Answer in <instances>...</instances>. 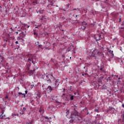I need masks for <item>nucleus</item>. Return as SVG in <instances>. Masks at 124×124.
Masks as SVG:
<instances>
[{"label":"nucleus","mask_w":124,"mask_h":124,"mask_svg":"<svg viewBox=\"0 0 124 124\" xmlns=\"http://www.w3.org/2000/svg\"><path fill=\"white\" fill-rule=\"evenodd\" d=\"M78 117H80L79 115V113L76 110H74L71 114V118L72 119H78V120H80V119L78 118Z\"/></svg>","instance_id":"obj_1"},{"label":"nucleus","mask_w":124,"mask_h":124,"mask_svg":"<svg viewBox=\"0 0 124 124\" xmlns=\"http://www.w3.org/2000/svg\"><path fill=\"white\" fill-rule=\"evenodd\" d=\"M93 55V57H95V56H100L101 55H104L102 52H99L98 50L97 49H94L93 52H92Z\"/></svg>","instance_id":"obj_2"},{"label":"nucleus","mask_w":124,"mask_h":124,"mask_svg":"<svg viewBox=\"0 0 124 124\" xmlns=\"http://www.w3.org/2000/svg\"><path fill=\"white\" fill-rule=\"evenodd\" d=\"M33 3H35V4H38V3L44 4L45 1H44V0H33Z\"/></svg>","instance_id":"obj_3"},{"label":"nucleus","mask_w":124,"mask_h":124,"mask_svg":"<svg viewBox=\"0 0 124 124\" xmlns=\"http://www.w3.org/2000/svg\"><path fill=\"white\" fill-rule=\"evenodd\" d=\"M100 36H101V35L99 34H96L94 36V38L96 39V41L100 40Z\"/></svg>","instance_id":"obj_4"},{"label":"nucleus","mask_w":124,"mask_h":124,"mask_svg":"<svg viewBox=\"0 0 124 124\" xmlns=\"http://www.w3.org/2000/svg\"><path fill=\"white\" fill-rule=\"evenodd\" d=\"M3 113H4V110H3L2 111V114L0 116V119H4V118L5 117V115H4V114H3Z\"/></svg>","instance_id":"obj_5"},{"label":"nucleus","mask_w":124,"mask_h":124,"mask_svg":"<svg viewBox=\"0 0 124 124\" xmlns=\"http://www.w3.org/2000/svg\"><path fill=\"white\" fill-rule=\"evenodd\" d=\"M47 89L48 90H49V91H50V92H51V91H53V90H54L53 89V88H52V87H51V86H48V87H47Z\"/></svg>","instance_id":"obj_6"},{"label":"nucleus","mask_w":124,"mask_h":124,"mask_svg":"<svg viewBox=\"0 0 124 124\" xmlns=\"http://www.w3.org/2000/svg\"><path fill=\"white\" fill-rule=\"evenodd\" d=\"M20 26H22V27H27V24H23L21 21H20Z\"/></svg>","instance_id":"obj_7"},{"label":"nucleus","mask_w":124,"mask_h":124,"mask_svg":"<svg viewBox=\"0 0 124 124\" xmlns=\"http://www.w3.org/2000/svg\"><path fill=\"white\" fill-rule=\"evenodd\" d=\"M70 99H71V100H73V99H74V96L70 95Z\"/></svg>","instance_id":"obj_8"},{"label":"nucleus","mask_w":124,"mask_h":124,"mask_svg":"<svg viewBox=\"0 0 124 124\" xmlns=\"http://www.w3.org/2000/svg\"><path fill=\"white\" fill-rule=\"evenodd\" d=\"M43 20H44V21H45V20H46V17H44V16H42V17L40 19V21H43Z\"/></svg>","instance_id":"obj_9"},{"label":"nucleus","mask_w":124,"mask_h":124,"mask_svg":"<svg viewBox=\"0 0 124 124\" xmlns=\"http://www.w3.org/2000/svg\"><path fill=\"white\" fill-rule=\"evenodd\" d=\"M31 62L32 63H33V60H31V58L28 59V62Z\"/></svg>","instance_id":"obj_10"},{"label":"nucleus","mask_w":124,"mask_h":124,"mask_svg":"<svg viewBox=\"0 0 124 124\" xmlns=\"http://www.w3.org/2000/svg\"><path fill=\"white\" fill-rule=\"evenodd\" d=\"M109 110H110V111H111L112 113H114V112L115 111V109H114V108H109Z\"/></svg>","instance_id":"obj_11"},{"label":"nucleus","mask_w":124,"mask_h":124,"mask_svg":"<svg viewBox=\"0 0 124 124\" xmlns=\"http://www.w3.org/2000/svg\"><path fill=\"white\" fill-rule=\"evenodd\" d=\"M20 96H21V97H22V98L23 97H26V94H25V93L22 94V95Z\"/></svg>","instance_id":"obj_12"},{"label":"nucleus","mask_w":124,"mask_h":124,"mask_svg":"<svg viewBox=\"0 0 124 124\" xmlns=\"http://www.w3.org/2000/svg\"><path fill=\"white\" fill-rule=\"evenodd\" d=\"M23 36H26V33H24V32H21V33Z\"/></svg>","instance_id":"obj_13"},{"label":"nucleus","mask_w":124,"mask_h":124,"mask_svg":"<svg viewBox=\"0 0 124 124\" xmlns=\"http://www.w3.org/2000/svg\"><path fill=\"white\" fill-rule=\"evenodd\" d=\"M98 109H99L98 108H95V109H94L95 112H99V111H98Z\"/></svg>","instance_id":"obj_14"},{"label":"nucleus","mask_w":124,"mask_h":124,"mask_svg":"<svg viewBox=\"0 0 124 124\" xmlns=\"http://www.w3.org/2000/svg\"><path fill=\"white\" fill-rule=\"evenodd\" d=\"M37 12V13H41V14H42L43 13V12L42 11H39Z\"/></svg>","instance_id":"obj_15"},{"label":"nucleus","mask_w":124,"mask_h":124,"mask_svg":"<svg viewBox=\"0 0 124 124\" xmlns=\"http://www.w3.org/2000/svg\"><path fill=\"white\" fill-rule=\"evenodd\" d=\"M109 53H111V54L112 55V56H114V54H113V51L112 50H109Z\"/></svg>","instance_id":"obj_16"},{"label":"nucleus","mask_w":124,"mask_h":124,"mask_svg":"<svg viewBox=\"0 0 124 124\" xmlns=\"http://www.w3.org/2000/svg\"><path fill=\"white\" fill-rule=\"evenodd\" d=\"M71 49H70V48H67V50H66V51L67 52H70V51H71Z\"/></svg>","instance_id":"obj_17"},{"label":"nucleus","mask_w":124,"mask_h":124,"mask_svg":"<svg viewBox=\"0 0 124 124\" xmlns=\"http://www.w3.org/2000/svg\"><path fill=\"white\" fill-rule=\"evenodd\" d=\"M82 25H87V23L85 21H83L82 22Z\"/></svg>","instance_id":"obj_18"},{"label":"nucleus","mask_w":124,"mask_h":124,"mask_svg":"<svg viewBox=\"0 0 124 124\" xmlns=\"http://www.w3.org/2000/svg\"><path fill=\"white\" fill-rule=\"evenodd\" d=\"M33 33H34V35H36V36H37V35H38V34L37 33H36V32H34Z\"/></svg>","instance_id":"obj_19"},{"label":"nucleus","mask_w":124,"mask_h":124,"mask_svg":"<svg viewBox=\"0 0 124 124\" xmlns=\"http://www.w3.org/2000/svg\"><path fill=\"white\" fill-rule=\"evenodd\" d=\"M24 93H21V92H19L18 93V94H19V95H20V96H21L22 95V94H23Z\"/></svg>","instance_id":"obj_20"},{"label":"nucleus","mask_w":124,"mask_h":124,"mask_svg":"<svg viewBox=\"0 0 124 124\" xmlns=\"http://www.w3.org/2000/svg\"><path fill=\"white\" fill-rule=\"evenodd\" d=\"M74 121V120H71L69 121V122L70 123H73Z\"/></svg>","instance_id":"obj_21"},{"label":"nucleus","mask_w":124,"mask_h":124,"mask_svg":"<svg viewBox=\"0 0 124 124\" xmlns=\"http://www.w3.org/2000/svg\"><path fill=\"white\" fill-rule=\"evenodd\" d=\"M16 44H19V42H18V41H16V42H15Z\"/></svg>","instance_id":"obj_22"},{"label":"nucleus","mask_w":124,"mask_h":124,"mask_svg":"<svg viewBox=\"0 0 124 124\" xmlns=\"http://www.w3.org/2000/svg\"><path fill=\"white\" fill-rule=\"evenodd\" d=\"M81 28L82 29V30H85L86 29V26L84 27L83 28V27H81Z\"/></svg>","instance_id":"obj_23"},{"label":"nucleus","mask_w":124,"mask_h":124,"mask_svg":"<svg viewBox=\"0 0 124 124\" xmlns=\"http://www.w3.org/2000/svg\"><path fill=\"white\" fill-rule=\"evenodd\" d=\"M5 98H6V99H8V96H6L5 97Z\"/></svg>","instance_id":"obj_24"},{"label":"nucleus","mask_w":124,"mask_h":124,"mask_svg":"<svg viewBox=\"0 0 124 124\" xmlns=\"http://www.w3.org/2000/svg\"><path fill=\"white\" fill-rule=\"evenodd\" d=\"M28 93V91L27 90L25 91V94H27Z\"/></svg>","instance_id":"obj_25"},{"label":"nucleus","mask_w":124,"mask_h":124,"mask_svg":"<svg viewBox=\"0 0 124 124\" xmlns=\"http://www.w3.org/2000/svg\"><path fill=\"white\" fill-rule=\"evenodd\" d=\"M5 119H8V120H10V118H9V117H8V118H5Z\"/></svg>","instance_id":"obj_26"},{"label":"nucleus","mask_w":124,"mask_h":124,"mask_svg":"<svg viewBox=\"0 0 124 124\" xmlns=\"http://www.w3.org/2000/svg\"><path fill=\"white\" fill-rule=\"evenodd\" d=\"M50 5H52V6L54 5V3H51Z\"/></svg>","instance_id":"obj_27"},{"label":"nucleus","mask_w":124,"mask_h":124,"mask_svg":"<svg viewBox=\"0 0 124 124\" xmlns=\"http://www.w3.org/2000/svg\"><path fill=\"white\" fill-rule=\"evenodd\" d=\"M45 119H49V118H48V117L46 116L45 117Z\"/></svg>","instance_id":"obj_28"},{"label":"nucleus","mask_w":124,"mask_h":124,"mask_svg":"<svg viewBox=\"0 0 124 124\" xmlns=\"http://www.w3.org/2000/svg\"><path fill=\"white\" fill-rule=\"evenodd\" d=\"M27 28L29 29L30 28V25L27 26Z\"/></svg>","instance_id":"obj_29"},{"label":"nucleus","mask_w":124,"mask_h":124,"mask_svg":"<svg viewBox=\"0 0 124 124\" xmlns=\"http://www.w3.org/2000/svg\"><path fill=\"white\" fill-rule=\"evenodd\" d=\"M16 34H18V31L16 32Z\"/></svg>","instance_id":"obj_30"},{"label":"nucleus","mask_w":124,"mask_h":124,"mask_svg":"<svg viewBox=\"0 0 124 124\" xmlns=\"http://www.w3.org/2000/svg\"><path fill=\"white\" fill-rule=\"evenodd\" d=\"M31 86L32 87V88H33V85H31Z\"/></svg>","instance_id":"obj_31"},{"label":"nucleus","mask_w":124,"mask_h":124,"mask_svg":"<svg viewBox=\"0 0 124 124\" xmlns=\"http://www.w3.org/2000/svg\"><path fill=\"white\" fill-rule=\"evenodd\" d=\"M122 107H124V104L122 105Z\"/></svg>","instance_id":"obj_32"},{"label":"nucleus","mask_w":124,"mask_h":124,"mask_svg":"<svg viewBox=\"0 0 124 124\" xmlns=\"http://www.w3.org/2000/svg\"><path fill=\"white\" fill-rule=\"evenodd\" d=\"M39 47H41V45H39Z\"/></svg>","instance_id":"obj_33"},{"label":"nucleus","mask_w":124,"mask_h":124,"mask_svg":"<svg viewBox=\"0 0 124 124\" xmlns=\"http://www.w3.org/2000/svg\"><path fill=\"white\" fill-rule=\"evenodd\" d=\"M74 54H75V52L74 51L73 52Z\"/></svg>","instance_id":"obj_34"},{"label":"nucleus","mask_w":124,"mask_h":124,"mask_svg":"<svg viewBox=\"0 0 124 124\" xmlns=\"http://www.w3.org/2000/svg\"><path fill=\"white\" fill-rule=\"evenodd\" d=\"M1 58H2V60H3V57H2Z\"/></svg>","instance_id":"obj_35"},{"label":"nucleus","mask_w":124,"mask_h":124,"mask_svg":"<svg viewBox=\"0 0 124 124\" xmlns=\"http://www.w3.org/2000/svg\"><path fill=\"white\" fill-rule=\"evenodd\" d=\"M38 27H35V28H38Z\"/></svg>","instance_id":"obj_36"},{"label":"nucleus","mask_w":124,"mask_h":124,"mask_svg":"<svg viewBox=\"0 0 124 124\" xmlns=\"http://www.w3.org/2000/svg\"><path fill=\"white\" fill-rule=\"evenodd\" d=\"M123 118H124V114H123Z\"/></svg>","instance_id":"obj_37"},{"label":"nucleus","mask_w":124,"mask_h":124,"mask_svg":"<svg viewBox=\"0 0 124 124\" xmlns=\"http://www.w3.org/2000/svg\"><path fill=\"white\" fill-rule=\"evenodd\" d=\"M46 49H48V48H47V47H46Z\"/></svg>","instance_id":"obj_38"},{"label":"nucleus","mask_w":124,"mask_h":124,"mask_svg":"<svg viewBox=\"0 0 124 124\" xmlns=\"http://www.w3.org/2000/svg\"><path fill=\"white\" fill-rule=\"evenodd\" d=\"M14 115L16 116V115H15V114H14Z\"/></svg>","instance_id":"obj_39"},{"label":"nucleus","mask_w":124,"mask_h":124,"mask_svg":"<svg viewBox=\"0 0 124 124\" xmlns=\"http://www.w3.org/2000/svg\"><path fill=\"white\" fill-rule=\"evenodd\" d=\"M120 22H121V19H120Z\"/></svg>","instance_id":"obj_40"},{"label":"nucleus","mask_w":124,"mask_h":124,"mask_svg":"<svg viewBox=\"0 0 124 124\" xmlns=\"http://www.w3.org/2000/svg\"><path fill=\"white\" fill-rule=\"evenodd\" d=\"M70 60H71V57L70 58Z\"/></svg>","instance_id":"obj_41"},{"label":"nucleus","mask_w":124,"mask_h":124,"mask_svg":"<svg viewBox=\"0 0 124 124\" xmlns=\"http://www.w3.org/2000/svg\"><path fill=\"white\" fill-rule=\"evenodd\" d=\"M100 69H101V70H102V68H101Z\"/></svg>","instance_id":"obj_42"},{"label":"nucleus","mask_w":124,"mask_h":124,"mask_svg":"<svg viewBox=\"0 0 124 124\" xmlns=\"http://www.w3.org/2000/svg\"><path fill=\"white\" fill-rule=\"evenodd\" d=\"M73 50H74V48H73Z\"/></svg>","instance_id":"obj_43"},{"label":"nucleus","mask_w":124,"mask_h":124,"mask_svg":"<svg viewBox=\"0 0 124 124\" xmlns=\"http://www.w3.org/2000/svg\"><path fill=\"white\" fill-rule=\"evenodd\" d=\"M41 25H40V26H39V27H41Z\"/></svg>","instance_id":"obj_44"},{"label":"nucleus","mask_w":124,"mask_h":124,"mask_svg":"<svg viewBox=\"0 0 124 124\" xmlns=\"http://www.w3.org/2000/svg\"><path fill=\"white\" fill-rule=\"evenodd\" d=\"M76 9H74V10H75Z\"/></svg>","instance_id":"obj_45"},{"label":"nucleus","mask_w":124,"mask_h":124,"mask_svg":"<svg viewBox=\"0 0 124 124\" xmlns=\"http://www.w3.org/2000/svg\"><path fill=\"white\" fill-rule=\"evenodd\" d=\"M121 29H124V28H122Z\"/></svg>","instance_id":"obj_46"},{"label":"nucleus","mask_w":124,"mask_h":124,"mask_svg":"<svg viewBox=\"0 0 124 124\" xmlns=\"http://www.w3.org/2000/svg\"><path fill=\"white\" fill-rule=\"evenodd\" d=\"M23 109H25V108H24Z\"/></svg>","instance_id":"obj_47"}]
</instances>
